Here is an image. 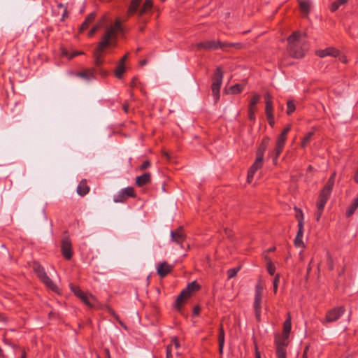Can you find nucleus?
Masks as SVG:
<instances>
[{"label":"nucleus","mask_w":358,"mask_h":358,"mask_svg":"<svg viewBox=\"0 0 358 358\" xmlns=\"http://www.w3.org/2000/svg\"><path fill=\"white\" fill-rule=\"evenodd\" d=\"M96 72V69L95 68H90L83 71L76 73V76L87 81H90L95 79Z\"/></svg>","instance_id":"nucleus-18"},{"label":"nucleus","mask_w":358,"mask_h":358,"mask_svg":"<svg viewBox=\"0 0 358 358\" xmlns=\"http://www.w3.org/2000/svg\"><path fill=\"white\" fill-rule=\"evenodd\" d=\"M124 71H125L124 64H118V65L115 71V76L119 79L122 78Z\"/></svg>","instance_id":"nucleus-33"},{"label":"nucleus","mask_w":358,"mask_h":358,"mask_svg":"<svg viewBox=\"0 0 358 358\" xmlns=\"http://www.w3.org/2000/svg\"><path fill=\"white\" fill-rule=\"evenodd\" d=\"M199 289V285L195 281L189 283L187 287L184 289L178 296L175 301L174 307L176 310L180 311L182 306L185 303V302L192 296V294L195 291L198 290Z\"/></svg>","instance_id":"nucleus-5"},{"label":"nucleus","mask_w":358,"mask_h":358,"mask_svg":"<svg viewBox=\"0 0 358 358\" xmlns=\"http://www.w3.org/2000/svg\"><path fill=\"white\" fill-rule=\"evenodd\" d=\"M224 344V343H219V352L221 355L223 353Z\"/></svg>","instance_id":"nucleus-57"},{"label":"nucleus","mask_w":358,"mask_h":358,"mask_svg":"<svg viewBox=\"0 0 358 358\" xmlns=\"http://www.w3.org/2000/svg\"><path fill=\"white\" fill-rule=\"evenodd\" d=\"M339 59L341 62L343 63H346L347 62V59H346V57L345 56H341L339 57Z\"/></svg>","instance_id":"nucleus-62"},{"label":"nucleus","mask_w":358,"mask_h":358,"mask_svg":"<svg viewBox=\"0 0 358 358\" xmlns=\"http://www.w3.org/2000/svg\"><path fill=\"white\" fill-rule=\"evenodd\" d=\"M279 281H280V276L278 274V275H275V278L273 280V282L274 293L277 292Z\"/></svg>","instance_id":"nucleus-45"},{"label":"nucleus","mask_w":358,"mask_h":358,"mask_svg":"<svg viewBox=\"0 0 358 358\" xmlns=\"http://www.w3.org/2000/svg\"><path fill=\"white\" fill-rule=\"evenodd\" d=\"M200 311V308L199 306H196L194 308V310H193V313H199V312Z\"/></svg>","instance_id":"nucleus-61"},{"label":"nucleus","mask_w":358,"mask_h":358,"mask_svg":"<svg viewBox=\"0 0 358 358\" xmlns=\"http://www.w3.org/2000/svg\"><path fill=\"white\" fill-rule=\"evenodd\" d=\"M346 311L351 313L352 310H350L348 307L341 306H338V307L334 308L332 310L331 313H338V314H340V313H343L344 312H346Z\"/></svg>","instance_id":"nucleus-34"},{"label":"nucleus","mask_w":358,"mask_h":358,"mask_svg":"<svg viewBox=\"0 0 358 358\" xmlns=\"http://www.w3.org/2000/svg\"><path fill=\"white\" fill-rule=\"evenodd\" d=\"M70 289L77 297L80 299V300L88 306H92L96 301V299L93 295L87 292H84L78 286L70 285Z\"/></svg>","instance_id":"nucleus-8"},{"label":"nucleus","mask_w":358,"mask_h":358,"mask_svg":"<svg viewBox=\"0 0 358 358\" xmlns=\"http://www.w3.org/2000/svg\"><path fill=\"white\" fill-rule=\"evenodd\" d=\"M288 336L282 334V336L275 338L277 358H287L286 348L288 345Z\"/></svg>","instance_id":"nucleus-9"},{"label":"nucleus","mask_w":358,"mask_h":358,"mask_svg":"<svg viewBox=\"0 0 358 358\" xmlns=\"http://www.w3.org/2000/svg\"><path fill=\"white\" fill-rule=\"evenodd\" d=\"M265 150V148H263L262 150H259L257 152L256 159L252 164V166L250 168L248 173V182L250 183L255 173L262 167L263 164V155L264 152Z\"/></svg>","instance_id":"nucleus-10"},{"label":"nucleus","mask_w":358,"mask_h":358,"mask_svg":"<svg viewBox=\"0 0 358 358\" xmlns=\"http://www.w3.org/2000/svg\"><path fill=\"white\" fill-rule=\"evenodd\" d=\"M218 343H224V331L222 324L220 325L219 331Z\"/></svg>","instance_id":"nucleus-44"},{"label":"nucleus","mask_w":358,"mask_h":358,"mask_svg":"<svg viewBox=\"0 0 358 358\" xmlns=\"http://www.w3.org/2000/svg\"><path fill=\"white\" fill-rule=\"evenodd\" d=\"M292 327V323H291V317L290 315H288L287 318L283 323V331L282 334L284 336H289Z\"/></svg>","instance_id":"nucleus-25"},{"label":"nucleus","mask_w":358,"mask_h":358,"mask_svg":"<svg viewBox=\"0 0 358 358\" xmlns=\"http://www.w3.org/2000/svg\"><path fill=\"white\" fill-rule=\"evenodd\" d=\"M255 109H249L248 108V117H249V119L250 120H252L254 121L255 119Z\"/></svg>","instance_id":"nucleus-50"},{"label":"nucleus","mask_w":358,"mask_h":358,"mask_svg":"<svg viewBox=\"0 0 358 358\" xmlns=\"http://www.w3.org/2000/svg\"><path fill=\"white\" fill-rule=\"evenodd\" d=\"M308 346H306L305 347V349L303 350V355H302V358H308Z\"/></svg>","instance_id":"nucleus-55"},{"label":"nucleus","mask_w":358,"mask_h":358,"mask_svg":"<svg viewBox=\"0 0 358 358\" xmlns=\"http://www.w3.org/2000/svg\"><path fill=\"white\" fill-rule=\"evenodd\" d=\"M290 129H291V127L290 126H287V127H285L283 129V131H282V133L280 134H282V136H287V134L290 131Z\"/></svg>","instance_id":"nucleus-53"},{"label":"nucleus","mask_w":358,"mask_h":358,"mask_svg":"<svg viewBox=\"0 0 358 358\" xmlns=\"http://www.w3.org/2000/svg\"><path fill=\"white\" fill-rule=\"evenodd\" d=\"M316 55L320 57L331 56L336 57L339 55V50L333 47H329L324 50H319L316 52Z\"/></svg>","instance_id":"nucleus-19"},{"label":"nucleus","mask_w":358,"mask_h":358,"mask_svg":"<svg viewBox=\"0 0 358 358\" xmlns=\"http://www.w3.org/2000/svg\"><path fill=\"white\" fill-rule=\"evenodd\" d=\"M90 191V187L87 185L86 180H82L77 187V192L78 194L83 196L86 195Z\"/></svg>","instance_id":"nucleus-22"},{"label":"nucleus","mask_w":358,"mask_h":358,"mask_svg":"<svg viewBox=\"0 0 358 358\" xmlns=\"http://www.w3.org/2000/svg\"><path fill=\"white\" fill-rule=\"evenodd\" d=\"M152 7V0H146L143 3V6L140 8L138 14L142 15L146 13Z\"/></svg>","instance_id":"nucleus-27"},{"label":"nucleus","mask_w":358,"mask_h":358,"mask_svg":"<svg viewBox=\"0 0 358 358\" xmlns=\"http://www.w3.org/2000/svg\"><path fill=\"white\" fill-rule=\"evenodd\" d=\"M223 79V72L220 67L216 69L213 77V82L211 86L212 93L214 97L215 102H217L220 98V90Z\"/></svg>","instance_id":"nucleus-7"},{"label":"nucleus","mask_w":358,"mask_h":358,"mask_svg":"<svg viewBox=\"0 0 358 358\" xmlns=\"http://www.w3.org/2000/svg\"><path fill=\"white\" fill-rule=\"evenodd\" d=\"M105 21V17H103L100 22H99L98 24H96V26L93 27L91 30L90 31L89 34H88V36L90 37H92L95 33L96 31L98 30V29L103 24V23Z\"/></svg>","instance_id":"nucleus-38"},{"label":"nucleus","mask_w":358,"mask_h":358,"mask_svg":"<svg viewBox=\"0 0 358 358\" xmlns=\"http://www.w3.org/2000/svg\"><path fill=\"white\" fill-rule=\"evenodd\" d=\"M268 123L271 126H273L274 124V116L272 115L271 118L267 117Z\"/></svg>","instance_id":"nucleus-58"},{"label":"nucleus","mask_w":358,"mask_h":358,"mask_svg":"<svg viewBox=\"0 0 358 358\" xmlns=\"http://www.w3.org/2000/svg\"><path fill=\"white\" fill-rule=\"evenodd\" d=\"M173 268V266L166 262H159L156 266L157 273L161 278L166 276L172 271Z\"/></svg>","instance_id":"nucleus-16"},{"label":"nucleus","mask_w":358,"mask_h":358,"mask_svg":"<svg viewBox=\"0 0 358 358\" xmlns=\"http://www.w3.org/2000/svg\"><path fill=\"white\" fill-rule=\"evenodd\" d=\"M173 345V349L178 350L180 347L179 341H178L176 337H173L171 340V343Z\"/></svg>","instance_id":"nucleus-47"},{"label":"nucleus","mask_w":358,"mask_h":358,"mask_svg":"<svg viewBox=\"0 0 358 358\" xmlns=\"http://www.w3.org/2000/svg\"><path fill=\"white\" fill-rule=\"evenodd\" d=\"M299 6H300V8L301 10L308 14L309 10H310V3L308 0H304V1H301L299 2Z\"/></svg>","instance_id":"nucleus-30"},{"label":"nucleus","mask_w":358,"mask_h":358,"mask_svg":"<svg viewBox=\"0 0 358 358\" xmlns=\"http://www.w3.org/2000/svg\"><path fill=\"white\" fill-rule=\"evenodd\" d=\"M137 80H138V79H137V78H136V77H134V78L132 79V80H131V85L132 87H134V86L136 85Z\"/></svg>","instance_id":"nucleus-60"},{"label":"nucleus","mask_w":358,"mask_h":358,"mask_svg":"<svg viewBox=\"0 0 358 358\" xmlns=\"http://www.w3.org/2000/svg\"><path fill=\"white\" fill-rule=\"evenodd\" d=\"M303 226L304 225H301V224H300V225H298V231H297V234H296V237H301V238H303Z\"/></svg>","instance_id":"nucleus-48"},{"label":"nucleus","mask_w":358,"mask_h":358,"mask_svg":"<svg viewBox=\"0 0 358 358\" xmlns=\"http://www.w3.org/2000/svg\"><path fill=\"white\" fill-rule=\"evenodd\" d=\"M331 192H324V190L322 189L320 196L318 199V201L317 203V209L320 210H324L325 204L329 199Z\"/></svg>","instance_id":"nucleus-20"},{"label":"nucleus","mask_w":358,"mask_h":358,"mask_svg":"<svg viewBox=\"0 0 358 358\" xmlns=\"http://www.w3.org/2000/svg\"><path fill=\"white\" fill-rule=\"evenodd\" d=\"M265 103L272 102V96L269 93H266L264 95Z\"/></svg>","instance_id":"nucleus-52"},{"label":"nucleus","mask_w":358,"mask_h":358,"mask_svg":"<svg viewBox=\"0 0 358 358\" xmlns=\"http://www.w3.org/2000/svg\"><path fill=\"white\" fill-rule=\"evenodd\" d=\"M20 358H27V352L24 349L22 350V355Z\"/></svg>","instance_id":"nucleus-63"},{"label":"nucleus","mask_w":358,"mask_h":358,"mask_svg":"<svg viewBox=\"0 0 358 358\" xmlns=\"http://www.w3.org/2000/svg\"><path fill=\"white\" fill-rule=\"evenodd\" d=\"M259 99H260V97L258 94H255L250 101L248 108L249 109L252 108V109L256 110V105L259 102Z\"/></svg>","instance_id":"nucleus-36"},{"label":"nucleus","mask_w":358,"mask_h":358,"mask_svg":"<svg viewBox=\"0 0 358 358\" xmlns=\"http://www.w3.org/2000/svg\"><path fill=\"white\" fill-rule=\"evenodd\" d=\"M340 315H326L325 318L322 320V322H335L339 318Z\"/></svg>","instance_id":"nucleus-39"},{"label":"nucleus","mask_w":358,"mask_h":358,"mask_svg":"<svg viewBox=\"0 0 358 358\" xmlns=\"http://www.w3.org/2000/svg\"><path fill=\"white\" fill-rule=\"evenodd\" d=\"M96 13L92 12L90 13L85 21L82 23L80 26V31H83L84 30L87 29L90 25V23H92L94 20L95 19Z\"/></svg>","instance_id":"nucleus-23"},{"label":"nucleus","mask_w":358,"mask_h":358,"mask_svg":"<svg viewBox=\"0 0 358 358\" xmlns=\"http://www.w3.org/2000/svg\"><path fill=\"white\" fill-rule=\"evenodd\" d=\"M141 0H132L129 8V13L133 15L135 13L139 7Z\"/></svg>","instance_id":"nucleus-28"},{"label":"nucleus","mask_w":358,"mask_h":358,"mask_svg":"<svg viewBox=\"0 0 358 358\" xmlns=\"http://www.w3.org/2000/svg\"><path fill=\"white\" fill-rule=\"evenodd\" d=\"M265 150V148H263L262 150H259L257 152L256 159L252 164V166L250 168L248 173V182L250 183L255 173L262 167L263 164V155L264 152Z\"/></svg>","instance_id":"nucleus-11"},{"label":"nucleus","mask_w":358,"mask_h":358,"mask_svg":"<svg viewBox=\"0 0 358 358\" xmlns=\"http://www.w3.org/2000/svg\"><path fill=\"white\" fill-rule=\"evenodd\" d=\"M97 71L99 72L100 75L102 76V77H105L106 76L108 73L106 70L103 69H101V68H99L98 67V69Z\"/></svg>","instance_id":"nucleus-51"},{"label":"nucleus","mask_w":358,"mask_h":358,"mask_svg":"<svg viewBox=\"0 0 358 358\" xmlns=\"http://www.w3.org/2000/svg\"><path fill=\"white\" fill-rule=\"evenodd\" d=\"M150 166V162L148 160L145 161L139 167L141 171L148 169Z\"/></svg>","instance_id":"nucleus-49"},{"label":"nucleus","mask_w":358,"mask_h":358,"mask_svg":"<svg viewBox=\"0 0 358 358\" xmlns=\"http://www.w3.org/2000/svg\"><path fill=\"white\" fill-rule=\"evenodd\" d=\"M240 267L233 268H230L227 271L228 278H232L235 277L237 274V273L239 271Z\"/></svg>","instance_id":"nucleus-41"},{"label":"nucleus","mask_w":358,"mask_h":358,"mask_svg":"<svg viewBox=\"0 0 358 358\" xmlns=\"http://www.w3.org/2000/svg\"><path fill=\"white\" fill-rule=\"evenodd\" d=\"M265 150V148H263L262 150H259L257 152L256 159L252 164V166L250 168L248 173V182L250 183L255 173L262 167L263 164V155L264 152Z\"/></svg>","instance_id":"nucleus-12"},{"label":"nucleus","mask_w":358,"mask_h":358,"mask_svg":"<svg viewBox=\"0 0 358 358\" xmlns=\"http://www.w3.org/2000/svg\"><path fill=\"white\" fill-rule=\"evenodd\" d=\"M243 90V87L241 85L239 84H236L233 86H231L229 89L231 93L232 94H238L239 92H241Z\"/></svg>","instance_id":"nucleus-40"},{"label":"nucleus","mask_w":358,"mask_h":358,"mask_svg":"<svg viewBox=\"0 0 358 358\" xmlns=\"http://www.w3.org/2000/svg\"><path fill=\"white\" fill-rule=\"evenodd\" d=\"M275 270V266L272 264V262L270 260H268L267 262V271L268 273L271 275H274Z\"/></svg>","instance_id":"nucleus-43"},{"label":"nucleus","mask_w":358,"mask_h":358,"mask_svg":"<svg viewBox=\"0 0 358 358\" xmlns=\"http://www.w3.org/2000/svg\"><path fill=\"white\" fill-rule=\"evenodd\" d=\"M322 212H323V210H320L317 209L315 216H316V220L317 222L320 220L321 215L322 214Z\"/></svg>","instance_id":"nucleus-54"},{"label":"nucleus","mask_w":358,"mask_h":358,"mask_svg":"<svg viewBox=\"0 0 358 358\" xmlns=\"http://www.w3.org/2000/svg\"><path fill=\"white\" fill-rule=\"evenodd\" d=\"M306 37V34L305 33L295 31L287 38L288 50L292 57L301 58L304 56Z\"/></svg>","instance_id":"nucleus-2"},{"label":"nucleus","mask_w":358,"mask_h":358,"mask_svg":"<svg viewBox=\"0 0 358 358\" xmlns=\"http://www.w3.org/2000/svg\"><path fill=\"white\" fill-rule=\"evenodd\" d=\"M349 0H336L332 3L330 10L331 12L336 11L340 6L345 5Z\"/></svg>","instance_id":"nucleus-29"},{"label":"nucleus","mask_w":358,"mask_h":358,"mask_svg":"<svg viewBox=\"0 0 358 358\" xmlns=\"http://www.w3.org/2000/svg\"><path fill=\"white\" fill-rule=\"evenodd\" d=\"M197 50H217L220 48L223 50H227L228 48L234 47L236 48H241L242 47L241 43H222L220 41H206L203 42L198 43L195 45Z\"/></svg>","instance_id":"nucleus-3"},{"label":"nucleus","mask_w":358,"mask_h":358,"mask_svg":"<svg viewBox=\"0 0 358 358\" xmlns=\"http://www.w3.org/2000/svg\"><path fill=\"white\" fill-rule=\"evenodd\" d=\"M335 178H336V173H333L331 174V176H330V178H329L327 184L322 189L323 190H324V192H331L332 188L334 185Z\"/></svg>","instance_id":"nucleus-24"},{"label":"nucleus","mask_w":358,"mask_h":358,"mask_svg":"<svg viewBox=\"0 0 358 358\" xmlns=\"http://www.w3.org/2000/svg\"><path fill=\"white\" fill-rule=\"evenodd\" d=\"M295 103L293 100H289L287 103V114L290 115L295 110Z\"/></svg>","instance_id":"nucleus-37"},{"label":"nucleus","mask_w":358,"mask_h":358,"mask_svg":"<svg viewBox=\"0 0 358 358\" xmlns=\"http://www.w3.org/2000/svg\"><path fill=\"white\" fill-rule=\"evenodd\" d=\"M62 253L67 259L72 257L71 243L69 238H64L62 241Z\"/></svg>","instance_id":"nucleus-17"},{"label":"nucleus","mask_w":358,"mask_h":358,"mask_svg":"<svg viewBox=\"0 0 358 358\" xmlns=\"http://www.w3.org/2000/svg\"><path fill=\"white\" fill-rule=\"evenodd\" d=\"M123 29L120 20H116L115 24L107 27L101 41L99 43L97 48L93 52L94 59V64L99 67L103 62L102 59V53L106 47L108 46L110 43L116 38L119 32H122Z\"/></svg>","instance_id":"nucleus-1"},{"label":"nucleus","mask_w":358,"mask_h":358,"mask_svg":"<svg viewBox=\"0 0 358 358\" xmlns=\"http://www.w3.org/2000/svg\"><path fill=\"white\" fill-rule=\"evenodd\" d=\"M127 55H125L123 57H122V59H120L119 64H124V63L125 60L127 59Z\"/></svg>","instance_id":"nucleus-64"},{"label":"nucleus","mask_w":358,"mask_h":358,"mask_svg":"<svg viewBox=\"0 0 358 358\" xmlns=\"http://www.w3.org/2000/svg\"><path fill=\"white\" fill-rule=\"evenodd\" d=\"M185 234L181 227L171 231V241L178 245L180 248H183L182 244L185 241Z\"/></svg>","instance_id":"nucleus-15"},{"label":"nucleus","mask_w":358,"mask_h":358,"mask_svg":"<svg viewBox=\"0 0 358 358\" xmlns=\"http://www.w3.org/2000/svg\"><path fill=\"white\" fill-rule=\"evenodd\" d=\"M151 182V174L150 173H145L141 176H137L136 178V184L138 187H143Z\"/></svg>","instance_id":"nucleus-21"},{"label":"nucleus","mask_w":358,"mask_h":358,"mask_svg":"<svg viewBox=\"0 0 358 358\" xmlns=\"http://www.w3.org/2000/svg\"><path fill=\"white\" fill-rule=\"evenodd\" d=\"M173 345L169 344L166 347V358H172Z\"/></svg>","instance_id":"nucleus-46"},{"label":"nucleus","mask_w":358,"mask_h":358,"mask_svg":"<svg viewBox=\"0 0 358 358\" xmlns=\"http://www.w3.org/2000/svg\"><path fill=\"white\" fill-rule=\"evenodd\" d=\"M357 208H358V196L353 200L351 205L348 208V210L346 211V215L348 217L351 216L352 214H354V213L355 212V210H357Z\"/></svg>","instance_id":"nucleus-26"},{"label":"nucleus","mask_w":358,"mask_h":358,"mask_svg":"<svg viewBox=\"0 0 358 358\" xmlns=\"http://www.w3.org/2000/svg\"><path fill=\"white\" fill-rule=\"evenodd\" d=\"M33 269L36 273L38 278L46 285L47 287L52 291L59 294V288L52 282V280L48 276L44 268L38 263H34Z\"/></svg>","instance_id":"nucleus-6"},{"label":"nucleus","mask_w":358,"mask_h":358,"mask_svg":"<svg viewBox=\"0 0 358 358\" xmlns=\"http://www.w3.org/2000/svg\"><path fill=\"white\" fill-rule=\"evenodd\" d=\"M264 286L262 282H259L255 285L253 308L256 313H260L262 311H268L266 301L264 296Z\"/></svg>","instance_id":"nucleus-4"},{"label":"nucleus","mask_w":358,"mask_h":358,"mask_svg":"<svg viewBox=\"0 0 358 358\" xmlns=\"http://www.w3.org/2000/svg\"><path fill=\"white\" fill-rule=\"evenodd\" d=\"M265 113L266 117L271 118L272 115H273V101L272 102H268L265 103Z\"/></svg>","instance_id":"nucleus-31"},{"label":"nucleus","mask_w":358,"mask_h":358,"mask_svg":"<svg viewBox=\"0 0 358 358\" xmlns=\"http://www.w3.org/2000/svg\"><path fill=\"white\" fill-rule=\"evenodd\" d=\"M287 136H282V134H280L277 139L275 149L273 152L271 153V157L275 164L276 163L279 155L281 154L284 148Z\"/></svg>","instance_id":"nucleus-14"},{"label":"nucleus","mask_w":358,"mask_h":358,"mask_svg":"<svg viewBox=\"0 0 358 358\" xmlns=\"http://www.w3.org/2000/svg\"><path fill=\"white\" fill-rule=\"evenodd\" d=\"M294 210L296 212L295 217L298 220V225H300V224H301V225H304L303 213L302 210L296 207L294 208Z\"/></svg>","instance_id":"nucleus-32"},{"label":"nucleus","mask_w":358,"mask_h":358,"mask_svg":"<svg viewBox=\"0 0 358 358\" xmlns=\"http://www.w3.org/2000/svg\"><path fill=\"white\" fill-rule=\"evenodd\" d=\"M68 16V11H67V7H65V9L64 10V13L62 16V20H64V19Z\"/></svg>","instance_id":"nucleus-56"},{"label":"nucleus","mask_w":358,"mask_h":358,"mask_svg":"<svg viewBox=\"0 0 358 358\" xmlns=\"http://www.w3.org/2000/svg\"><path fill=\"white\" fill-rule=\"evenodd\" d=\"M294 245L297 248H304L305 245L303 241V238L296 236L294 238Z\"/></svg>","instance_id":"nucleus-42"},{"label":"nucleus","mask_w":358,"mask_h":358,"mask_svg":"<svg viewBox=\"0 0 358 358\" xmlns=\"http://www.w3.org/2000/svg\"><path fill=\"white\" fill-rule=\"evenodd\" d=\"M136 194L134 187H127L120 190L117 194L114 195L113 201L115 203L124 202L129 197H135Z\"/></svg>","instance_id":"nucleus-13"},{"label":"nucleus","mask_w":358,"mask_h":358,"mask_svg":"<svg viewBox=\"0 0 358 358\" xmlns=\"http://www.w3.org/2000/svg\"><path fill=\"white\" fill-rule=\"evenodd\" d=\"M255 358H261L260 352H259L257 345L255 347Z\"/></svg>","instance_id":"nucleus-59"},{"label":"nucleus","mask_w":358,"mask_h":358,"mask_svg":"<svg viewBox=\"0 0 358 358\" xmlns=\"http://www.w3.org/2000/svg\"><path fill=\"white\" fill-rule=\"evenodd\" d=\"M313 135V132L310 131L303 137L302 142H301L302 148L306 147V145L310 143Z\"/></svg>","instance_id":"nucleus-35"}]
</instances>
